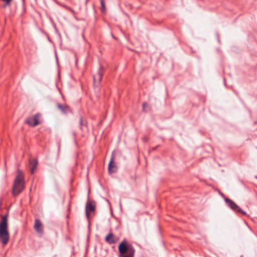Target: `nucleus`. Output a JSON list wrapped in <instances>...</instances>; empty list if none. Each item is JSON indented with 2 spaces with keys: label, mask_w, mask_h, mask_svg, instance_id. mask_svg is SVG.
Segmentation results:
<instances>
[{
  "label": "nucleus",
  "mask_w": 257,
  "mask_h": 257,
  "mask_svg": "<svg viewBox=\"0 0 257 257\" xmlns=\"http://www.w3.org/2000/svg\"><path fill=\"white\" fill-rule=\"evenodd\" d=\"M114 159V154L112 153L108 166V171L110 174L115 173L117 171V167L114 164L113 162Z\"/></svg>",
  "instance_id": "6"
},
{
  "label": "nucleus",
  "mask_w": 257,
  "mask_h": 257,
  "mask_svg": "<svg viewBox=\"0 0 257 257\" xmlns=\"http://www.w3.org/2000/svg\"><path fill=\"white\" fill-rule=\"evenodd\" d=\"M156 148H153V150L154 151L156 150Z\"/></svg>",
  "instance_id": "18"
},
{
  "label": "nucleus",
  "mask_w": 257,
  "mask_h": 257,
  "mask_svg": "<svg viewBox=\"0 0 257 257\" xmlns=\"http://www.w3.org/2000/svg\"><path fill=\"white\" fill-rule=\"evenodd\" d=\"M105 240L109 244L115 243L116 241L113 238V234L112 233H109L105 237Z\"/></svg>",
  "instance_id": "11"
},
{
  "label": "nucleus",
  "mask_w": 257,
  "mask_h": 257,
  "mask_svg": "<svg viewBox=\"0 0 257 257\" xmlns=\"http://www.w3.org/2000/svg\"><path fill=\"white\" fill-rule=\"evenodd\" d=\"M225 201L226 203L230 207V208L232 209L233 211L241 213L243 215H245L246 214V212L243 211L237 204L235 203L231 199L225 198Z\"/></svg>",
  "instance_id": "4"
},
{
  "label": "nucleus",
  "mask_w": 257,
  "mask_h": 257,
  "mask_svg": "<svg viewBox=\"0 0 257 257\" xmlns=\"http://www.w3.org/2000/svg\"><path fill=\"white\" fill-rule=\"evenodd\" d=\"M88 0H86V3H87V2H88Z\"/></svg>",
  "instance_id": "19"
},
{
  "label": "nucleus",
  "mask_w": 257,
  "mask_h": 257,
  "mask_svg": "<svg viewBox=\"0 0 257 257\" xmlns=\"http://www.w3.org/2000/svg\"><path fill=\"white\" fill-rule=\"evenodd\" d=\"M30 164L31 166V173L33 174L38 165V161L36 159H34L30 161Z\"/></svg>",
  "instance_id": "12"
},
{
  "label": "nucleus",
  "mask_w": 257,
  "mask_h": 257,
  "mask_svg": "<svg viewBox=\"0 0 257 257\" xmlns=\"http://www.w3.org/2000/svg\"><path fill=\"white\" fill-rule=\"evenodd\" d=\"M34 227L37 232L41 234L43 233L44 230L43 224L39 219H36L35 220Z\"/></svg>",
  "instance_id": "8"
},
{
  "label": "nucleus",
  "mask_w": 257,
  "mask_h": 257,
  "mask_svg": "<svg viewBox=\"0 0 257 257\" xmlns=\"http://www.w3.org/2000/svg\"><path fill=\"white\" fill-rule=\"evenodd\" d=\"M57 108L63 113H67L70 111V109L67 105L58 103L57 104Z\"/></svg>",
  "instance_id": "10"
},
{
  "label": "nucleus",
  "mask_w": 257,
  "mask_h": 257,
  "mask_svg": "<svg viewBox=\"0 0 257 257\" xmlns=\"http://www.w3.org/2000/svg\"><path fill=\"white\" fill-rule=\"evenodd\" d=\"M40 115V113H37L33 116L27 118L25 122L30 126H35L39 124V118Z\"/></svg>",
  "instance_id": "5"
},
{
  "label": "nucleus",
  "mask_w": 257,
  "mask_h": 257,
  "mask_svg": "<svg viewBox=\"0 0 257 257\" xmlns=\"http://www.w3.org/2000/svg\"><path fill=\"white\" fill-rule=\"evenodd\" d=\"M10 239L8 230V214L2 216L0 221V241L3 244H7Z\"/></svg>",
  "instance_id": "1"
},
{
  "label": "nucleus",
  "mask_w": 257,
  "mask_h": 257,
  "mask_svg": "<svg viewBox=\"0 0 257 257\" xmlns=\"http://www.w3.org/2000/svg\"><path fill=\"white\" fill-rule=\"evenodd\" d=\"M118 257H134L136 250L133 245L124 239L118 245Z\"/></svg>",
  "instance_id": "2"
},
{
  "label": "nucleus",
  "mask_w": 257,
  "mask_h": 257,
  "mask_svg": "<svg viewBox=\"0 0 257 257\" xmlns=\"http://www.w3.org/2000/svg\"><path fill=\"white\" fill-rule=\"evenodd\" d=\"M95 205L92 202H87L86 205L85 212L87 217H89V213L94 211Z\"/></svg>",
  "instance_id": "9"
},
{
  "label": "nucleus",
  "mask_w": 257,
  "mask_h": 257,
  "mask_svg": "<svg viewBox=\"0 0 257 257\" xmlns=\"http://www.w3.org/2000/svg\"><path fill=\"white\" fill-rule=\"evenodd\" d=\"M2 1L6 2V5L4 6V7L5 8L7 6L10 5L12 0H2Z\"/></svg>",
  "instance_id": "15"
},
{
  "label": "nucleus",
  "mask_w": 257,
  "mask_h": 257,
  "mask_svg": "<svg viewBox=\"0 0 257 257\" xmlns=\"http://www.w3.org/2000/svg\"><path fill=\"white\" fill-rule=\"evenodd\" d=\"M104 68L102 66H100L97 74L93 76V81L94 85H96L97 83H99L102 79Z\"/></svg>",
  "instance_id": "7"
},
{
  "label": "nucleus",
  "mask_w": 257,
  "mask_h": 257,
  "mask_svg": "<svg viewBox=\"0 0 257 257\" xmlns=\"http://www.w3.org/2000/svg\"><path fill=\"white\" fill-rule=\"evenodd\" d=\"M148 105V104H147V103H143V109H145V106H146V105Z\"/></svg>",
  "instance_id": "16"
},
{
  "label": "nucleus",
  "mask_w": 257,
  "mask_h": 257,
  "mask_svg": "<svg viewBox=\"0 0 257 257\" xmlns=\"http://www.w3.org/2000/svg\"><path fill=\"white\" fill-rule=\"evenodd\" d=\"M100 4H101V8H100L101 11L102 13H104L105 11V6L104 0H100Z\"/></svg>",
  "instance_id": "14"
},
{
  "label": "nucleus",
  "mask_w": 257,
  "mask_h": 257,
  "mask_svg": "<svg viewBox=\"0 0 257 257\" xmlns=\"http://www.w3.org/2000/svg\"><path fill=\"white\" fill-rule=\"evenodd\" d=\"M220 195H221V196H222L224 195H223V194L222 193H220Z\"/></svg>",
  "instance_id": "17"
},
{
  "label": "nucleus",
  "mask_w": 257,
  "mask_h": 257,
  "mask_svg": "<svg viewBox=\"0 0 257 257\" xmlns=\"http://www.w3.org/2000/svg\"><path fill=\"white\" fill-rule=\"evenodd\" d=\"M79 125L81 130H83L85 127L87 128V121L83 119L82 116L80 118Z\"/></svg>",
  "instance_id": "13"
},
{
  "label": "nucleus",
  "mask_w": 257,
  "mask_h": 257,
  "mask_svg": "<svg viewBox=\"0 0 257 257\" xmlns=\"http://www.w3.org/2000/svg\"><path fill=\"white\" fill-rule=\"evenodd\" d=\"M24 188V181L22 172L19 170L15 178L12 193L14 196H18Z\"/></svg>",
  "instance_id": "3"
}]
</instances>
